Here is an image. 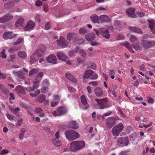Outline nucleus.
I'll list each match as a JSON object with an SVG mask.
<instances>
[{"label": "nucleus", "mask_w": 155, "mask_h": 155, "mask_svg": "<svg viewBox=\"0 0 155 155\" xmlns=\"http://www.w3.org/2000/svg\"><path fill=\"white\" fill-rule=\"evenodd\" d=\"M45 49H37L31 56L29 62L31 64L37 61L39 57L43 56L46 54Z\"/></svg>", "instance_id": "1"}, {"label": "nucleus", "mask_w": 155, "mask_h": 155, "mask_svg": "<svg viewBox=\"0 0 155 155\" xmlns=\"http://www.w3.org/2000/svg\"><path fill=\"white\" fill-rule=\"evenodd\" d=\"M85 145V143L84 141H73L70 143V150L76 151L84 147Z\"/></svg>", "instance_id": "2"}, {"label": "nucleus", "mask_w": 155, "mask_h": 155, "mask_svg": "<svg viewBox=\"0 0 155 155\" xmlns=\"http://www.w3.org/2000/svg\"><path fill=\"white\" fill-rule=\"evenodd\" d=\"M66 138L71 141L78 138L79 134L77 132L73 130L66 131L65 133Z\"/></svg>", "instance_id": "3"}, {"label": "nucleus", "mask_w": 155, "mask_h": 155, "mask_svg": "<svg viewBox=\"0 0 155 155\" xmlns=\"http://www.w3.org/2000/svg\"><path fill=\"white\" fill-rule=\"evenodd\" d=\"M124 126L121 123H119L115 126L112 129L111 132L113 136H118L120 133L122 131Z\"/></svg>", "instance_id": "4"}, {"label": "nucleus", "mask_w": 155, "mask_h": 155, "mask_svg": "<svg viewBox=\"0 0 155 155\" xmlns=\"http://www.w3.org/2000/svg\"><path fill=\"white\" fill-rule=\"evenodd\" d=\"M39 86L38 84H34L32 87L27 89L29 92V94L31 97H35L40 94V90L38 89Z\"/></svg>", "instance_id": "5"}, {"label": "nucleus", "mask_w": 155, "mask_h": 155, "mask_svg": "<svg viewBox=\"0 0 155 155\" xmlns=\"http://www.w3.org/2000/svg\"><path fill=\"white\" fill-rule=\"evenodd\" d=\"M68 112L67 108L65 106H60L58 107L56 111L52 112L53 115L56 117L62 116L66 114Z\"/></svg>", "instance_id": "6"}, {"label": "nucleus", "mask_w": 155, "mask_h": 155, "mask_svg": "<svg viewBox=\"0 0 155 155\" xmlns=\"http://www.w3.org/2000/svg\"><path fill=\"white\" fill-rule=\"evenodd\" d=\"M106 98L102 99H96L95 101L97 102V105L99 108L101 109H104L110 107V106L107 103L105 102Z\"/></svg>", "instance_id": "7"}, {"label": "nucleus", "mask_w": 155, "mask_h": 155, "mask_svg": "<svg viewBox=\"0 0 155 155\" xmlns=\"http://www.w3.org/2000/svg\"><path fill=\"white\" fill-rule=\"evenodd\" d=\"M129 142V139L127 137L119 138L118 139L117 142L119 146L121 147L127 146Z\"/></svg>", "instance_id": "8"}, {"label": "nucleus", "mask_w": 155, "mask_h": 155, "mask_svg": "<svg viewBox=\"0 0 155 155\" xmlns=\"http://www.w3.org/2000/svg\"><path fill=\"white\" fill-rule=\"evenodd\" d=\"M58 46L62 48H66L68 44V41H66L65 39L62 36L60 37V40H56Z\"/></svg>", "instance_id": "9"}, {"label": "nucleus", "mask_w": 155, "mask_h": 155, "mask_svg": "<svg viewBox=\"0 0 155 155\" xmlns=\"http://www.w3.org/2000/svg\"><path fill=\"white\" fill-rule=\"evenodd\" d=\"M35 23L33 21L30 20L27 23L26 25L24 28L25 31H28L31 30L35 26Z\"/></svg>", "instance_id": "10"}, {"label": "nucleus", "mask_w": 155, "mask_h": 155, "mask_svg": "<svg viewBox=\"0 0 155 155\" xmlns=\"http://www.w3.org/2000/svg\"><path fill=\"white\" fill-rule=\"evenodd\" d=\"M115 119L113 117L108 118L106 120V124L109 128H111L115 124Z\"/></svg>", "instance_id": "11"}, {"label": "nucleus", "mask_w": 155, "mask_h": 155, "mask_svg": "<svg viewBox=\"0 0 155 155\" xmlns=\"http://www.w3.org/2000/svg\"><path fill=\"white\" fill-rule=\"evenodd\" d=\"M13 18V15L9 13L7 14L0 18V22L2 23H5L12 19Z\"/></svg>", "instance_id": "12"}, {"label": "nucleus", "mask_w": 155, "mask_h": 155, "mask_svg": "<svg viewBox=\"0 0 155 155\" xmlns=\"http://www.w3.org/2000/svg\"><path fill=\"white\" fill-rule=\"evenodd\" d=\"M18 35V34H14L12 31H7L4 34L3 37L5 39H8L13 38Z\"/></svg>", "instance_id": "13"}, {"label": "nucleus", "mask_w": 155, "mask_h": 155, "mask_svg": "<svg viewBox=\"0 0 155 155\" xmlns=\"http://www.w3.org/2000/svg\"><path fill=\"white\" fill-rule=\"evenodd\" d=\"M100 31L101 32V35L103 36L106 38L108 39L110 37V34L108 28L106 29L105 28H100Z\"/></svg>", "instance_id": "14"}, {"label": "nucleus", "mask_w": 155, "mask_h": 155, "mask_svg": "<svg viewBox=\"0 0 155 155\" xmlns=\"http://www.w3.org/2000/svg\"><path fill=\"white\" fill-rule=\"evenodd\" d=\"M47 60L49 62L54 64L57 63V58L56 56L53 54H51L48 56L46 58Z\"/></svg>", "instance_id": "15"}, {"label": "nucleus", "mask_w": 155, "mask_h": 155, "mask_svg": "<svg viewBox=\"0 0 155 155\" xmlns=\"http://www.w3.org/2000/svg\"><path fill=\"white\" fill-rule=\"evenodd\" d=\"M44 76V74L42 72L39 73L36 77L32 80V82L33 84H38L41 78Z\"/></svg>", "instance_id": "16"}, {"label": "nucleus", "mask_w": 155, "mask_h": 155, "mask_svg": "<svg viewBox=\"0 0 155 155\" xmlns=\"http://www.w3.org/2000/svg\"><path fill=\"white\" fill-rule=\"evenodd\" d=\"M68 127L71 128L76 129L78 128L79 125L78 122L75 120H72L68 122Z\"/></svg>", "instance_id": "17"}, {"label": "nucleus", "mask_w": 155, "mask_h": 155, "mask_svg": "<svg viewBox=\"0 0 155 155\" xmlns=\"http://www.w3.org/2000/svg\"><path fill=\"white\" fill-rule=\"evenodd\" d=\"M94 93L98 97H102L103 95V92L101 88L97 87L94 90Z\"/></svg>", "instance_id": "18"}, {"label": "nucleus", "mask_w": 155, "mask_h": 155, "mask_svg": "<svg viewBox=\"0 0 155 155\" xmlns=\"http://www.w3.org/2000/svg\"><path fill=\"white\" fill-rule=\"evenodd\" d=\"M65 75L66 78L68 79L71 81L72 82H77V80L70 73H67L65 74Z\"/></svg>", "instance_id": "19"}, {"label": "nucleus", "mask_w": 155, "mask_h": 155, "mask_svg": "<svg viewBox=\"0 0 155 155\" xmlns=\"http://www.w3.org/2000/svg\"><path fill=\"white\" fill-rule=\"evenodd\" d=\"M135 9L131 8L126 10V13L130 17H135L136 15L134 12Z\"/></svg>", "instance_id": "20"}, {"label": "nucleus", "mask_w": 155, "mask_h": 155, "mask_svg": "<svg viewBox=\"0 0 155 155\" xmlns=\"http://www.w3.org/2000/svg\"><path fill=\"white\" fill-rule=\"evenodd\" d=\"M94 73V71L91 70H87L85 72L83 78L86 79L89 78Z\"/></svg>", "instance_id": "21"}, {"label": "nucleus", "mask_w": 155, "mask_h": 155, "mask_svg": "<svg viewBox=\"0 0 155 155\" xmlns=\"http://www.w3.org/2000/svg\"><path fill=\"white\" fill-rule=\"evenodd\" d=\"M92 21L94 23H99V19L98 16L95 14H92L90 16Z\"/></svg>", "instance_id": "22"}, {"label": "nucleus", "mask_w": 155, "mask_h": 155, "mask_svg": "<svg viewBox=\"0 0 155 155\" xmlns=\"http://www.w3.org/2000/svg\"><path fill=\"white\" fill-rule=\"evenodd\" d=\"M58 59L60 60L63 61H66L67 59V56L62 52H58L57 54Z\"/></svg>", "instance_id": "23"}, {"label": "nucleus", "mask_w": 155, "mask_h": 155, "mask_svg": "<svg viewBox=\"0 0 155 155\" xmlns=\"http://www.w3.org/2000/svg\"><path fill=\"white\" fill-rule=\"evenodd\" d=\"M85 37L88 41L94 40L95 38V34L93 33H89L85 36Z\"/></svg>", "instance_id": "24"}, {"label": "nucleus", "mask_w": 155, "mask_h": 155, "mask_svg": "<svg viewBox=\"0 0 155 155\" xmlns=\"http://www.w3.org/2000/svg\"><path fill=\"white\" fill-rule=\"evenodd\" d=\"M129 29L130 30L136 33L143 34L142 30L138 28L130 27H129Z\"/></svg>", "instance_id": "25"}, {"label": "nucleus", "mask_w": 155, "mask_h": 155, "mask_svg": "<svg viewBox=\"0 0 155 155\" xmlns=\"http://www.w3.org/2000/svg\"><path fill=\"white\" fill-rule=\"evenodd\" d=\"M15 91L18 93L21 94H24L25 93V91L23 89V87L21 85L17 86L15 89Z\"/></svg>", "instance_id": "26"}, {"label": "nucleus", "mask_w": 155, "mask_h": 155, "mask_svg": "<svg viewBox=\"0 0 155 155\" xmlns=\"http://www.w3.org/2000/svg\"><path fill=\"white\" fill-rule=\"evenodd\" d=\"M45 99L46 97L45 95L41 94L36 98L35 101L40 103H42Z\"/></svg>", "instance_id": "27"}, {"label": "nucleus", "mask_w": 155, "mask_h": 155, "mask_svg": "<svg viewBox=\"0 0 155 155\" xmlns=\"http://www.w3.org/2000/svg\"><path fill=\"white\" fill-rule=\"evenodd\" d=\"M127 36L129 38L130 41L132 42H136L138 41V39L134 35H130V33L127 34Z\"/></svg>", "instance_id": "28"}, {"label": "nucleus", "mask_w": 155, "mask_h": 155, "mask_svg": "<svg viewBox=\"0 0 155 155\" xmlns=\"http://www.w3.org/2000/svg\"><path fill=\"white\" fill-rule=\"evenodd\" d=\"M100 18L102 22H108L110 19L108 16L106 15H102L100 16Z\"/></svg>", "instance_id": "29"}, {"label": "nucleus", "mask_w": 155, "mask_h": 155, "mask_svg": "<svg viewBox=\"0 0 155 155\" xmlns=\"http://www.w3.org/2000/svg\"><path fill=\"white\" fill-rule=\"evenodd\" d=\"M87 68L95 69L96 68V64L92 62H89L87 63Z\"/></svg>", "instance_id": "30"}, {"label": "nucleus", "mask_w": 155, "mask_h": 155, "mask_svg": "<svg viewBox=\"0 0 155 155\" xmlns=\"http://www.w3.org/2000/svg\"><path fill=\"white\" fill-rule=\"evenodd\" d=\"M81 99L83 104L87 107L86 108L88 107L87 105V101L85 96L84 95L81 96Z\"/></svg>", "instance_id": "31"}, {"label": "nucleus", "mask_w": 155, "mask_h": 155, "mask_svg": "<svg viewBox=\"0 0 155 155\" xmlns=\"http://www.w3.org/2000/svg\"><path fill=\"white\" fill-rule=\"evenodd\" d=\"M24 21V19L23 18L21 17L17 19L15 24V25L17 26H18L22 25V23Z\"/></svg>", "instance_id": "32"}, {"label": "nucleus", "mask_w": 155, "mask_h": 155, "mask_svg": "<svg viewBox=\"0 0 155 155\" xmlns=\"http://www.w3.org/2000/svg\"><path fill=\"white\" fill-rule=\"evenodd\" d=\"M0 90L6 94H8L9 92L8 90L5 86L1 84H0Z\"/></svg>", "instance_id": "33"}, {"label": "nucleus", "mask_w": 155, "mask_h": 155, "mask_svg": "<svg viewBox=\"0 0 155 155\" xmlns=\"http://www.w3.org/2000/svg\"><path fill=\"white\" fill-rule=\"evenodd\" d=\"M18 55L22 58H24L27 57L26 52L24 51H20L18 52Z\"/></svg>", "instance_id": "34"}, {"label": "nucleus", "mask_w": 155, "mask_h": 155, "mask_svg": "<svg viewBox=\"0 0 155 155\" xmlns=\"http://www.w3.org/2000/svg\"><path fill=\"white\" fill-rule=\"evenodd\" d=\"M52 142L54 145L56 147H58L61 145L60 141L58 139L56 138L54 139Z\"/></svg>", "instance_id": "35"}, {"label": "nucleus", "mask_w": 155, "mask_h": 155, "mask_svg": "<svg viewBox=\"0 0 155 155\" xmlns=\"http://www.w3.org/2000/svg\"><path fill=\"white\" fill-rule=\"evenodd\" d=\"M75 40V41L78 44H82L84 41V39L80 37H78L76 38Z\"/></svg>", "instance_id": "36"}, {"label": "nucleus", "mask_w": 155, "mask_h": 155, "mask_svg": "<svg viewBox=\"0 0 155 155\" xmlns=\"http://www.w3.org/2000/svg\"><path fill=\"white\" fill-rule=\"evenodd\" d=\"M148 21L150 22V25H149V27L150 29L153 32V33L155 35V26L153 25L152 24L151 21L149 19L148 20Z\"/></svg>", "instance_id": "37"}, {"label": "nucleus", "mask_w": 155, "mask_h": 155, "mask_svg": "<svg viewBox=\"0 0 155 155\" xmlns=\"http://www.w3.org/2000/svg\"><path fill=\"white\" fill-rule=\"evenodd\" d=\"M88 32L87 30L84 28H81L79 30V33L81 35H84L87 33Z\"/></svg>", "instance_id": "38"}, {"label": "nucleus", "mask_w": 155, "mask_h": 155, "mask_svg": "<svg viewBox=\"0 0 155 155\" xmlns=\"http://www.w3.org/2000/svg\"><path fill=\"white\" fill-rule=\"evenodd\" d=\"M23 40V38H19L17 40L14 42V44L15 45H18L21 43Z\"/></svg>", "instance_id": "39"}, {"label": "nucleus", "mask_w": 155, "mask_h": 155, "mask_svg": "<svg viewBox=\"0 0 155 155\" xmlns=\"http://www.w3.org/2000/svg\"><path fill=\"white\" fill-rule=\"evenodd\" d=\"M5 51V50L3 49L0 54V56L2 58H6L7 55L6 54Z\"/></svg>", "instance_id": "40"}, {"label": "nucleus", "mask_w": 155, "mask_h": 155, "mask_svg": "<svg viewBox=\"0 0 155 155\" xmlns=\"http://www.w3.org/2000/svg\"><path fill=\"white\" fill-rule=\"evenodd\" d=\"M13 73L14 74H17L18 77L20 78H22L23 77L22 72L21 71H18L17 72H15V71H13Z\"/></svg>", "instance_id": "41"}, {"label": "nucleus", "mask_w": 155, "mask_h": 155, "mask_svg": "<svg viewBox=\"0 0 155 155\" xmlns=\"http://www.w3.org/2000/svg\"><path fill=\"white\" fill-rule=\"evenodd\" d=\"M120 45L122 46H124L127 48H130V45L127 41H125L124 42L121 44Z\"/></svg>", "instance_id": "42"}, {"label": "nucleus", "mask_w": 155, "mask_h": 155, "mask_svg": "<svg viewBox=\"0 0 155 155\" xmlns=\"http://www.w3.org/2000/svg\"><path fill=\"white\" fill-rule=\"evenodd\" d=\"M78 51H79L80 54L82 56L84 57L86 55V53L84 51L83 49H78Z\"/></svg>", "instance_id": "43"}, {"label": "nucleus", "mask_w": 155, "mask_h": 155, "mask_svg": "<svg viewBox=\"0 0 155 155\" xmlns=\"http://www.w3.org/2000/svg\"><path fill=\"white\" fill-rule=\"evenodd\" d=\"M135 51L133 49H130V51L133 53L137 54L138 52H140L141 51V49H134Z\"/></svg>", "instance_id": "44"}, {"label": "nucleus", "mask_w": 155, "mask_h": 155, "mask_svg": "<svg viewBox=\"0 0 155 155\" xmlns=\"http://www.w3.org/2000/svg\"><path fill=\"white\" fill-rule=\"evenodd\" d=\"M147 44H148L147 46H148V48H150L155 45V41H149L147 42Z\"/></svg>", "instance_id": "45"}, {"label": "nucleus", "mask_w": 155, "mask_h": 155, "mask_svg": "<svg viewBox=\"0 0 155 155\" xmlns=\"http://www.w3.org/2000/svg\"><path fill=\"white\" fill-rule=\"evenodd\" d=\"M125 39L124 36L122 34H119L117 38V40H123Z\"/></svg>", "instance_id": "46"}, {"label": "nucleus", "mask_w": 155, "mask_h": 155, "mask_svg": "<svg viewBox=\"0 0 155 155\" xmlns=\"http://www.w3.org/2000/svg\"><path fill=\"white\" fill-rule=\"evenodd\" d=\"M48 89L47 87H44L41 89V91L43 93H45L48 92Z\"/></svg>", "instance_id": "47"}, {"label": "nucleus", "mask_w": 155, "mask_h": 155, "mask_svg": "<svg viewBox=\"0 0 155 155\" xmlns=\"http://www.w3.org/2000/svg\"><path fill=\"white\" fill-rule=\"evenodd\" d=\"M54 97L53 100L58 102L59 103L60 100V97L58 95H55L54 96Z\"/></svg>", "instance_id": "48"}, {"label": "nucleus", "mask_w": 155, "mask_h": 155, "mask_svg": "<svg viewBox=\"0 0 155 155\" xmlns=\"http://www.w3.org/2000/svg\"><path fill=\"white\" fill-rule=\"evenodd\" d=\"M132 47L134 48H140L139 44L137 43L132 44Z\"/></svg>", "instance_id": "49"}, {"label": "nucleus", "mask_w": 155, "mask_h": 155, "mask_svg": "<svg viewBox=\"0 0 155 155\" xmlns=\"http://www.w3.org/2000/svg\"><path fill=\"white\" fill-rule=\"evenodd\" d=\"M8 153V151L7 149H4L0 151V155H4V154Z\"/></svg>", "instance_id": "50"}, {"label": "nucleus", "mask_w": 155, "mask_h": 155, "mask_svg": "<svg viewBox=\"0 0 155 155\" xmlns=\"http://www.w3.org/2000/svg\"><path fill=\"white\" fill-rule=\"evenodd\" d=\"M37 71V70L35 69H33L31 71H30L29 74V75H33V74L35 73L36 71Z\"/></svg>", "instance_id": "51"}, {"label": "nucleus", "mask_w": 155, "mask_h": 155, "mask_svg": "<svg viewBox=\"0 0 155 155\" xmlns=\"http://www.w3.org/2000/svg\"><path fill=\"white\" fill-rule=\"evenodd\" d=\"M42 2L39 0H38L35 3V5L37 6H40L42 5Z\"/></svg>", "instance_id": "52"}, {"label": "nucleus", "mask_w": 155, "mask_h": 155, "mask_svg": "<svg viewBox=\"0 0 155 155\" xmlns=\"http://www.w3.org/2000/svg\"><path fill=\"white\" fill-rule=\"evenodd\" d=\"M133 129L131 126H127V129H126V132L128 133H130V132H131L133 130Z\"/></svg>", "instance_id": "53"}, {"label": "nucleus", "mask_w": 155, "mask_h": 155, "mask_svg": "<svg viewBox=\"0 0 155 155\" xmlns=\"http://www.w3.org/2000/svg\"><path fill=\"white\" fill-rule=\"evenodd\" d=\"M45 28V29L48 30L50 28V23L49 22H48L46 23Z\"/></svg>", "instance_id": "54"}, {"label": "nucleus", "mask_w": 155, "mask_h": 155, "mask_svg": "<svg viewBox=\"0 0 155 155\" xmlns=\"http://www.w3.org/2000/svg\"><path fill=\"white\" fill-rule=\"evenodd\" d=\"M59 103L58 102L53 100L51 103V106L54 107L56 106Z\"/></svg>", "instance_id": "55"}, {"label": "nucleus", "mask_w": 155, "mask_h": 155, "mask_svg": "<svg viewBox=\"0 0 155 155\" xmlns=\"http://www.w3.org/2000/svg\"><path fill=\"white\" fill-rule=\"evenodd\" d=\"M104 117L103 115L102 116L100 114H97V119L98 120H100L101 119L104 120Z\"/></svg>", "instance_id": "56"}, {"label": "nucleus", "mask_w": 155, "mask_h": 155, "mask_svg": "<svg viewBox=\"0 0 155 155\" xmlns=\"http://www.w3.org/2000/svg\"><path fill=\"white\" fill-rule=\"evenodd\" d=\"M73 34L71 33H69L67 35V38L68 40L70 41L72 37Z\"/></svg>", "instance_id": "57"}, {"label": "nucleus", "mask_w": 155, "mask_h": 155, "mask_svg": "<svg viewBox=\"0 0 155 155\" xmlns=\"http://www.w3.org/2000/svg\"><path fill=\"white\" fill-rule=\"evenodd\" d=\"M20 110V108L18 107L15 108L12 111L13 114H16Z\"/></svg>", "instance_id": "58"}, {"label": "nucleus", "mask_w": 155, "mask_h": 155, "mask_svg": "<svg viewBox=\"0 0 155 155\" xmlns=\"http://www.w3.org/2000/svg\"><path fill=\"white\" fill-rule=\"evenodd\" d=\"M35 112L38 113H41L42 110L40 107H37L35 109Z\"/></svg>", "instance_id": "59"}, {"label": "nucleus", "mask_w": 155, "mask_h": 155, "mask_svg": "<svg viewBox=\"0 0 155 155\" xmlns=\"http://www.w3.org/2000/svg\"><path fill=\"white\" fill-rule=\"evenodd\" d=\"M68 90L71 92H74L75 91V89L71 86H69L68 87Z\"/></svg>", "instance_id": "60"}, {"label": "nucleus", "mask_w": 155, "mask_h": 155, "mask_svg": "<svg viewBox=\"0 0 155 155\" xmlns=\"http://www.w3.org/2000/svg\"><path fill=\"white\" fill-rule=\"evenodd\" d=\"M112 113V111H109L108 112H107L106 113L104 114H103L104 117H106L107 116H108L110 115Z\"/></svg>", "instance_id": "61"}, {"label": "nucleus", "mask_w": 155, "mask_h": 155, "mask_svg": "<svg viewBox=\"0 0 155 155\" xmlns=\"http://www.w3.org/2000/svg\"><path fill=\"white\" fill-rule=\"evenodd\" d=\"M100 28H99L98 30H97L95 29L94 30V31L96 34L98 35L99 36L100 34H101V32L100 31Z\"/></svg>", "instance_id": "62"}, {"label": "nucleus", "mask_w": 155, "mask_h": 155, "mask_svg": "<svg viewBox=\"0 0 155 155\" xmlns=\"http://www.w3.org/2000/svg\"><path fill=\"white\" fill-rule=\"evenodd\" d=\"M150 35L148 34H145L143 35L142 36V38L143 39H147L149 38H152Z\"/></svg>", "instance_id": "63"}, {"label": "nucleus", "mask_w": 155, "mask_h": 155, "mask_svg": "<svg viewBox=\"0 0 155 155\" xmlns=\"http://www.w3.org/2000/svg\"><path fill=\"white\" fill-rule=\"evenodd\" d=\"M97 74H95L91 77L90 79L92 80H96L97 78Z\"/></svg>", "instance_id": "64"}]
</instances>
